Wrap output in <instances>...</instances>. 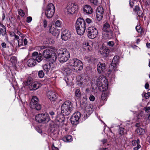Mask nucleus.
Instances as JSON below:
<instances>
[{
	"instance_id": "nucleus-49",
	"label": "nucleus",
	"mask_w": 150,
	"mask_h": 150,
	"mask_svg": "<svg viewBox=\"0 0 150 150\" xmlns=\"http://www.w3.org/2000/svg\"><path fill=\"white\" fill-rule=\"evenodd\" d=\"M89 99L90 101H93L95 100V98L93 95H91L89 98Z\"/></svg>"
},
{
	"instance_id": "nucleus-12",
	"label": "nucleus",
	"mask_w": 150,
	"mask_h": 150,
	"mask_svg": "<svg viewBox=\"0 0 150 150\" xmlns=\"http://www.w3.org/2000/svg\"><path fill=\"white\" fill-rule=\"evenodd\" d=\"M71 37L70 32L67 30L62 29L61 33V38L65 41L67 40Z\"/></svg>"
},
{
	"instance_id": "nucleus-31",
	"label": "nucleus",
	"mask_w": 150,
	"mask_h": 150,
	"mask_svg": "<svg viewBox=\"0 0 150 150\" xmlns=\"http://www.w3.org/2000/svg\"><path fill=\"white\" fill-rule=\"evenodd\" d=\"M63 70L64 73L67 74H70L71 71V69L68 66L64 67Z\"/></svg>"
},
{
	"instance_id": "nucleus-21",
	"label": "nucleus",
	"mask_w": 150,
	"mask_h": 150,
	"mask_svg": "<svg viewBox=\"0 0 150 150\" xmlns=\"http://www.w3.org/2000/svg\"><path fill=\"white\" fill-rule=\"evenodd\" d=\"M54 67V65L52 62H50L48 64H45L43 67L44 70L47 72H49L50 69H52Z\"/></svg>"
},
{
	"instance_id": "nucleus-64",
	"label": "nucleus",
	"mask_w": 150,
	"mask_h": 150,
	"mask_svg": "<svg viewBox=\"0 0 150 150\" xmlns=\"http://www.w3.org/2000/svg\"><path fill=\"white\" fill-rule=\"evenodd\" d=\"M149 84L148 83H146L145 85V88L146 89H148L149 88Z\"/></svg>"
},
{
	"instance_id": "nucleus-19",
	"label": "nucleus",
	"mask_w": 150,
	"mask_h": 150,
	"mask_svg": "<svg viewBox=\"0 0 150 150\" xmlns=\"http://www.w3.org/2000/svg\"><path fill=\"white\" fill-rule=\"evenodd\" d=\"M83 11L87 14H91L93 11L92 8L89 5H86L84 6Z\"/></svg>"
},
{
	"instance_id": "nucleus-39",
	"label": "nucleus",
	"mask_w": 150,
	"mask_h": 150,
	"mask_svg": "<svg viewBox=\"0 0 150 150\" xmlns=\"http://www.w3.org/2000/svg\"><path fill=\"white\" fill-rule=\"evenodd\" d=\"M142 96H144L146 99H147L150 96V92H148L147 93L144 92L142 94Z\"/></svg>"
},
{
	"instance_id": "nucleus-58",
	"label": "nucleus",
	"mask_w": 150,
	"mask_h": 150,
	"mask_svg": "<svg viewBox=\"0 0 150 150\" xmlns=\"http://www.w3.org/2000/svg\"><path fill=\"white\" fill-rule=\"evenodd\" d=\"M101 142H102L103 144H104L107 142V140L106 139H104L102 140Z\"/></svg>"
},
{
	"instance_id": "nucleus-48",
	"label": "nucleus",
	"mask_w": 150,
	"mask_h": 150,
	"mask_svg": "<svg viewBox=\"0 0 150 150\" xmlns=\"http://www.w3.org/2000/svg\"><path fill=\"white\" fill-rule=\"evenodd\" d=\"M97 85L98 86V87L99 88H100L101 86H102V85L103 84L100 81H97Z\"/></svg>"
},
{
	"instance_id": "nucleus-7",
	"label": "nucleus",
	"mask_w": 150,
	"mask_h": 150,
	"mask_svg": "<svg viewBox=\"0 0 150 150\" xmlns=\"http://www.w3.org/2000/svg\"><path fill=\"white\" fill-rule=\"evenodd\" d=\"M67 9L65 11L66 14H72L75 13L78 8V6L75 3H69L67 6Z\"/></svg>"
},
{
	"instance_id": "nucleus-53",
	"label": "nucleus",
	"mask_w": 150,
	"mask_h": 150,
	"mask_svg": "<svg viewBox=\"0 0 150 150\" xmlns=\"http://www.w3.org/2000/svg\"><path fill=\"white\" fill-rule=\"evenodd\" d=\"M47 21H46L45 20H44L43 22V27L44 28H45L46 27L47 25Z\"/></svg>"
},
{
	"instance_id": "nucleus-50",
	"label": "nucleus",
	"mask_w": 150,
	"mask_h": 150,
	"mask_svg": "<svg viewBox=\"0 0 150 150\" xmlns=\"http://www.w3.org/2000/svg\"><path fill=\"white\" fill-rule=\"evenodd\" d=\"M32 20V18L30 16L28 17L27 18L26 22L28 23H30Z\"/></svg>"
},
{
	"instance_id": "nucleus-56",
	"label": "nucleus",
	"mask_w": 150,
	"mask_h": 150,
	"mask_svg": "<svg viewBox=\"0 0 150 150\" xmlns=\"http://www.w3.org/2000/svg\"><path fill=\"white\" fill-rule=\"evenodd\" d=\"M92 3L95 5H97L98 1L97 0H91Z\"/></svg>"
},
{
	"instance_id": "nucleus-27",
	"label": "nucleus",
	"mask_w": 150,
	"mask_h": 150,
	"mask_svg": "<svg viewBox=\"0 0 150 150\" xmlns=\"http://www.w3.org/2000/svg\"><path fill=\"white\" fill-rule=\"evenodd\" d=\"M135 131L139 135H143L145 133L144 129L141 128V127L137 128Z\"/></svg>"
},
{
	"instance_id": "nucleus-36",
	"label": "nucleus",
	"mask_w": 150,
	"mask_h": 150,
	"mask_svg": "<svg viewBox=\"0 0 150 150\" xmlns=\"http://www.w3.org/2000/svg\"><path fill=\"white\" fill-rule=\"evenodd\" d=\"M107 94L105 92L103 93L101 96V100H106Z\"/></svg>"
},
{
	"instance_id": "nucleus-57",
	"label": "nucleus",
	"mask_w": 150,
	"mask_h": 150,
	"mask_svg": "<svg viewBox=\"0 0 150 150\" xmlns=\"http://www.w3.org/2000/svg\"><path fill=\"white\" fill-rule=\"evenodd\" d=\"M132 144L134 146H137V144L136 140H134L132 141Z\"/></svg>"
},
{
	"instance_id": "nucleus-47",
	"label": "nucleus",
	"mask_w": 150,
	"mask_h": 150,
	"mask_svg": "<svg viewBox=\"0 0 150 150\" xmlns=\"http://www.w3.org/2000/svg\"><path fill=\"white\" fill-rule=\"evenodd\" d=\"M144 110H145V112L147 113L150 112V107H145L144 108Z\"/></svg>"
},
{
	"instance_id": "nucleus-11",
	"label": "nucleus",
	"mask_w": 150,
	"mask_h": 150,
	"mask_svg": "<svg viewBox=\"0 0 150 150\" xmlns=\"http://www.w3.org/2000/svg\"><path fill=\"white\" fill-rule=\"evenodd\" d=\"M103 9L102 7H98L96 12V16L97 20L100 21L103 17Z\"/></svg>"
},
{
	"instance_id": "nucleus-6",
	"label": "nucleus",
	"mask_w": 150,
	"mask_h": 150,
	"mask_svg": "<svg viewBox=\"0 0 150 150\" xmlns=\"http://www.w3.org/2000/svg\"><path fill=\"white\" fill-rule=\"evenodd\" d=\"M55 12V7L52 3L48 4L46 6L45 13L48 18H50L53 16Z\"/></svg>"
},
{
	"instance_id": "nucleus-18",
	"label": "nucleus",
	"mask_w": 150,
	"mask_h": 150,
	"mask_svg": "<svg viewBox=\"0 0 150 150\" xmlns=\"http://www.w3.org/2000/svg\"><path fill=\"white\" fill-rule=\"evenodd\" d=\"M32 104L31 102H30V108L32 109H35L37 110H40L41 108V105L38 103L34 102Z\"/></svg>"
},
{
	"instance_id": "nucleus-51",
	"label": "nucleus",
	"mask_w": 150,
	"mask_h": 150,
	"mask_svg": "<svg viewBox=\"0 0 150 150\" xmlns=\"http://www.w3.org/2000/svg\"><path fill=\"white\" fill-rule=\"evenodd\" d=\"M85 21L87 23H90L92 22V20L89 18H87L86 19Z\"/></svg>"
},
{
	"instance_id": "nucleus-4",
	"label": "nucleus",
	"mask_w": 150,
	"mask_h": 150,
	"mask_svg": "<svg viewBox=\"0 0 150 150\" xmlns=\"http://www.w3.org/2000/svg\"><path fill=\"white\" fill-rule=\"evenodd\" d=\"M35 120L39 123L46 124L49 121L50 119L48 114L45 113L36 115Z\"/></svg>"
},
{
	"instance_id": "nucleus-45",
	"label": "nucleus",
	"mask_w": 150,
	"mask_h": 150,
	"mask_svg": "<svg viewBox=\"0 0 150 150\" xmlns=\"http://www.w3.org/2000/svg\"><path fill=\"white\" fill-rule=\"evenodd\" d=\"M18 46L20 47L23 45V41L22 39L18 40Z\"/></svg>"
},
{
	"instance_id": "nucleus-15",
	"label": "nucleus",
	"mask_w": 150,
	"mask_h": 150,
	"mask_svg": "<svg viewBox=\"0 0 150 150\" xmlns=\"http://www.w3.org/2000/svg\"><path fill=\"white\" fill-rule=\"evenodd\" d=\"M48 98L51 101H55L57 98V95L53 92L50 91L47 92Z\"/></svg>"
},
{
	"instance_id": "nucleus-5",
	"label": "nucleus",
	"mask_w": 150,
	"mask_h": 150,
	"mask_svg": "<svg viewBox=\"0 0 150 150\" xmlns=\"http://www.w3.org/2000/svg\"><path fill=\"white\" fill-rule=\"evenodd\" d=\"M69 64L70 66L76 68L78 71H81L83 69V63L80 60L76 58L71 59Z\"/></svg>"
},
{
	"instance_id": "nucleus-13",
	"label": "nucleus",
	"mask_w": 150,
	"mask_h": 150,
	"mask_svg": "<svg viewBox=\"0 0 150 150\" xmlns=\"http://www.w3.org/2000/svg\"><path fill=\"white\" fill-rule=\"evenodd\" d=\"M87 98L86 95L83 96L80 103V108L83 110H85L88 106Z\"/></svg>"
},
{
	"instance_id": "nucleus-62",
	"label": "nucleus",
	"mask_w": 150,
	"mask_h": 150,
	"mask_svg": "<svg viewBox=\"0 0 150 150\" xmlns=\"http://www.w3.org/2000/svg\"><path fill=\"white\" fill-rule=\"evenodd\" d=\"M49 114L52 116V117H53V116L54 115V112L52 111L49 112Z\"/></svg>"
},
{
	"instance_id": "nucleus-37",
	"label": "nucleus",
	"mask_w": 150,
	"mask_h": 150,
	"mask_svg": "<svg viewBox=\"0 0 150 150\" xmlns=\"http://www.w3.org/2000/svg\"><path fill=\"white\" fill-rule=\"evenodd\" d=\"M55 26L58 27H62V23L60 21L57 20L55 22Z\"/></svg>"
},
{
	"instance_id": "nucleus-17",
	"label": "nucleus",
	"mask_w": 150,
	"mask_h": 150,
	"mask_svg": "<svg viewBox=\"0 0 150 150\" xmlns=\"http://www.w3.org/2000/svg\"><path fill=\"white\" fill-rule=\"evenodd\" d=\"M97 69L99 73H102L104 71L105 69V63L99 62L97 65Z\"/></svg>"
},
{
	"instance_id": "nucleus-38",
	"label": "nucleus",
	"mask_w": 150,
	"mask_h": 150,
	"mask_svg": "<svg viewBox=\"0 0 150 150\" xmlns=\"http://www.w3.org/2000/svg\"><path fill=\"white\" fill-rule=\"evenodd\" d=\"M44 73L42 70L39 71L38 72V76L40 78H43L44 76Z\"/></svg>"
},
{
	"instance_id": "nucleus-30",
	"label": "nucleus",
	"mask_w": 150,
	"mask_h": 150,
	"mask_svg": "<svg viewBox=\"0 0 150 150\" xmlns=\"http://www.w3.org/2000/svg\"><path fill=\"white\" fill-rule=\"evenodd\" d=\"M62 140L65 142H70L72 140V137L71 135L66 136L62 138Z\"/></svg>"
},
{
	"instance_id": "nucleus-33",
	"label": "nucleus",
	"mask_w": 150,
	"mask_h": 150,
	"mask_svg": "<svg viewBox=\"0 0 150 150\" xmlns=\"http://www.w3.org/2000/svg\"><path fill=\"white\" fill-rule=\"evenodd\" d=\"M110 24L108 23L107 22H106L103 25V30L104 31H106V30H107L110 28Z\"/></svg>"
},
{
	"instance_id": "nucleus-22",
	"label": "nucleus",
	"mask_w": 150,
	"mask_h": 150,
	"mask_svg": "<svg viewBox=\"0 0 150 150\" xmlns=\"http://www.w3.org/2000/svg\"><path fill=\"white\" fill-rule=\"evenodd\" d=\"M109 51L108 49L103 47L100 49V52L101 54L104 57H107L109 54Z\"/></svg>"
},
{
	"instance_id": "nucleus-46",
	"label": "nucleus",
	"mask_w": 150,
	"mask_h": 150,
	"mask_svg": "<svg viewBox=\"0 0 150 150\" xmlns=\"http://www.w3.org/2000/svg\"><path fill=\"white\" fill-rule=\"evenodd\" d=\"M18 13L21 16H23L25 15L23 11L22 10H20L19 11Z\"/></svg>"
},
{
	"instance_id": "nucleus-42",
	"label": "nucleus",
	"mask_w": 150,
	"mask_h": 150,
	"mask_svg": "<svg viewBox=\"0 0 150 150\" xmlns=\"http://www.w3.org/2000/svg\"><path fill=\"white\" fill-rule=\"evenodd\" d=\"M81 93L80 90L79 89H76V96L79 97L80 96Z\"/></svg>"
},
{
	"instance_id": "nucleus-55",
	"label": "nucleus",
	"mask_w": 150,
	"mask_h": 150,
	"mask_svg": "<svg viewBox=\"0 0 150 150\" xmlns=\"http://www.w3.org/2000/svg\"><path fill=\"white\" fill-rule=\"evenodd\" d=\"M13 36L14 37V39L16 40H18L19 39V36L16 35L14 33H13Z\"/></svg>"
},
{
	"instance_id": "nucleus-41",
	"label": "nucleus",
	"mask_w": 150,
	"mask_h": 150,
	"mask_svg": "<svg viewBox=\"0 0 150 150\" xmlns=\"http://www.w3.org/2000/svg\"><path fill=\"white\" fill-rule=\"evenodd\" d=\"M125 129L124 128L120 127L119 128V134L121 136L124 134Z\"/></svg>"
},
{
	"instance_id": "nucleus-24",
	"label": "nucleus",
	"mask_w": 150,
	"mask_h": 150,
	"mask_svg": "<svg viewBox=\"0 0 150 150\" xmlns=\"http://www.w3.org/2000/svg\"><path fill=\"white\" fill-rule=\"evenodd\" d=\"M119 59V57L117 56H115L114 57L111 64V67L113 66V67H115L116 64L118 63Z\"/></svg>"
},
{
	"instance_id": "nucleus-2",
	"label": "nucleus",
	"mask_w": 150,
	"mask_h": 150,
	"mask_svg": "<svg viewBox=\"0 0 150 150\" xmlns=\"http://www.w3.org/2000/svg\"><path fill=\"white\" fill-rule=\"evenodd\" d=\"M58 58L61 63L67 62L69 59L70 54L69 51L65 49L61 48L59 51Z\"/></svg>"
},
{
	"instance_id": "nucleus-8",
	"label": "nucleus",
	"mask_w": 150,
	"mask_h": 150,
	"mask_svg": "<svg viewBox=\"0 0 150 150\" xmlns=\"http://www.w3.org/2000/svg\"><path fill=\"white\" fill-rule=\"evenodd\" d=\"M88 37L91 39H94L97 37L98 32L95 28L93 27H89L86 30Z\"/></svg>"
},
{
	"instance_id": "nucleus-35",
	"label": "nucleus",
	"mask_w": 150,
	"mask_h": 150,
	"mask_svg": "<svg viewBox=\"0 0 150 150\" xmlns=\"http://www.w3.org/2000/svg\"><path fill=\"white\" fill-rule=\"evenodd\" d=\"M137 144V146L136 147H134L133 149L134 150H138L140 147L141 146L139 144L140 141L139 139H138L136 140Z\"/></svg>"
},
{
	"instance_id": "nucleus-26",
	"label": "nucleus",
	"mask_w": 150,
	"mask_h": 150,
	"mask_svg": "<svg viewBox=\"0 0 150 150\" xmlns=\"http://www.w3.org/2000/svg\"><path fill=\"white\" fill-rule=\"evenodd\" d=\"M83 46L84 49L86 51H89L91 50L92 47L87 41L84 42L83 43Z\"/></svg>"
},
{
	"instance_id": "nucleus-44",
	"label": "nucleus",
	"mask_w": 150,
	"mask_h": 150,
	"mask_svg": "<svg viewBox=\"0 0 150 150\" xmlns=\"http://www.w3.org/2000/svg\"><path fill=\"white\" fill-rule=\"evenodd\" d=\"M137 15H138V16L140 17H143V13L142 11L140 10H139L137 11V12H136Z\"/></svg>"
},
{
	"instance_id": "nucleus-32",
	"label": "nucleus",
	"mask_w": 150,
	"mask_h": 150,
	"mask_svg": "<svg viewBox=\"0 0 150 150\" xmlns=\"http://www.w3.org/2000/svg\"><path fill=\"white\" fill-rule=\"evenodd\" d=\"M33 82V79L30 77H28L27 81L25 83V86L29 85Z\"/></svg>"
},
{
	"instance_id": "nucleus-25",
	"label": "nucleus",
	"mask_w": 150,
	"mask_h": 150,
	"mask_svg": "<svg viewBox=\"0 0 150 150\" xmlns=\"http://www.w3.org/2000/svg\"><path fill=\"white\" fill-rule=\"evenodd\" d=\"M28 65L29 67L34 66L36 64L35 60L33 57V58L29 59L27 61Z\"/></svg>"
},
{
	"instance_id": "nucleus-3",
	"label": "nucleus",
	"mask_w": 150,
	"mask_h": 150,
	"mask_svg": "<svg viewBox=\"0 0 150 150\" xmlns=\"http://www.w3.org/2000/svg\"><path fill=\"white\" fill-rule=\"evenodd\" d=\"M72 103L69 100L64 102L61 107V112L63 115H68L72 110Z\"/></svg>"
},
{
	"instance_id": "nucleus-16",
	"label": "nucleus",
	"mask_w": 150,
	"mask_h": 150,
	"mask_svg": "<svg viewBox=\"0 0 150 150\" xmlns=\"http://www.w3.org/2000/svg\"><path fill=\"white\" fill-rule=\"evenodd\" d=\"M50 33L55 36H58L59 33V30L55 28V25L53 24L51 25L49 28Z\"/></svg>"
},
{
	"instance_id": "nucleus-10",
	"label": "nucleus",
	"mask_w": 150,
	"mask_h": 150,
	"mask_svg": "<svg viewBox=\"0 0 150 150\" xmlns=\"http://www.w3.org/2000/svg\"><path fill=\"white\" fill-rule=\"evenodd\" d=\"M88 78V77L87 75L86 74L79 76L77 78L78 85L81 86L87 81Z\"/></svg>"
},
{
	"instance_id": "nucleus-20",
	"label": "nucleus",
	"mask_w": 150,
	"mask_h": 150,
	"mask_svg": "<svg viewBox=\"0 0 150 150\" xmlns=\"http://www.w3.org/2000/svg\"><path fill=\"white\" fill-rule=\"evenodd\" d=\"M52 52V50L49 49L45 50L43 52V55L45 58H50L51 57Z\"/></svg>"
},
{
	"instance_id": "nucleus-63",
	"label": "nucleus",
	"mask_w": 150,
	"mask_h": 150,
	"mask_svg": "<svg viewBox=\"0 0 150 150\" xmlns=\"http://www.w3.org/2000/svg\"><path fill=\"white\" fill-rule=\"evenodd\" d=\"M38 49H43L46 48L45 46H42L40 47H38Z\"/></svg>"
},
{
	"instance_id": "nucleus-60",
	"label": "nucleus",
	"mask_w": 150,
	"mask_h": 150,
	"mask_svg": "<svg viewBox=\"0 0 150 150\" xmlns=\"http://www.w3.org/2000/svg\"><path fill=\"white\" fill-rule=\"evenodd\" d=\"M24 45H26L28 44V41L26 38L23 41Z\"/></svg>"
},
{
	"instance_id": "nucleus-23",
	"label": "nucleus",
	"mask_w": 150,
	"mask_h": 150,
	"mask_svg": "<svg viewBox=\"0 0 150 150\" xmlns=\"http://www.w3.org/2000/svg\"><path fill=\"white\" fill-rule=\"evenodd\" d=\"M31 90H36L41 86V85L38 82H34L31 84Z\"/></svg>"
},
{
	"instance_id": "nucleus-29",
	"label": "nucleus",
	"mask_w": 150,
	"mask_h": 150,
	"mask_svg": "<svg viewBox=\"0 0 150 150\" xmlns=\"http://www.w3.org/2000/svg\"><path fill=\"white\" fill-rule=\"evenodd\" d=\"M104 81H105L104 83H105V84H103L102 86H101L100 88L101 89V88H102L103 90L102 91H104L106 90L108 88V81L107 80H104Z\"/></svg>"
},
{
	"instance_id": "nucleus-59",
	"label": "nucleus",
	"mask_w": 150,
	"mask_h": 150,
	"mask_svg": "<svg viewBox=\"0 0 150 150\" xmlns=\"http://www.w3.org/2000/svg\"><path fill=\"white\" fill-rule=\"evenodd\" d=\"M6 43L4 42H2L1 43V46L2 47L4 48H6Z\"/></svg>"
},
{
	"instance_id": "nucleus-34",
	"label": "nucleus",
	"mask_w": 150,
	"mask_h": 150,
	"mask_svg": "<svg viewBox=\"0 0 150 150\" xmlns=\"http://www.w3.org/2000/svg\"><path fill=\"white\" fill-rule=\"evenodd\" d=\"M38 99L36 96H33L32 97L31 100L30 102H31V103H33L34 102L38 103ZM33 105V104H32Z\"/></svg>"
},
{
	"instance_id": "nucleus-28",
	"label": "nucleus",
	"mask_w": 150,
	"mask_h": 150,
	"mask_svg": "<svg viewBox=\"0 0 150 150\" xmlns=\"http://www.w3.org/2000/svg\"><path fill=\"white\" fill-rule=\"evenodd\" d=\"M105 33L104 34L105 36L108 39H111L112 38L113 32L111 30L109 31L106 30V31H104Z\"/></svg>"
},
{
	"instance_id": "nucleus-54",
	"label": "nucleus",
	"mask_w": 150,
	"mask_h": 150,
	"mask_svg": "<svg viewBox=\"0 0 150 150\" xmlns=\"http://www.w3.org/2000/svg\"><path fill=\"white\" fill-rule=\"evenodd\" d=\"M141 29V27L140 25L137 26L136 27V30L138 32H140V30Z\"/></svg>"
},
{
	"instance_id": "nucleus-9",
	"label": "nucleus",
	"mask_w": 150,
	"mask_h": 150,
	"mask_svg": "<svg viewBox=\"0 0 150 150\" xmlns=\"http://www.w3.org/2000/svg\"><path fill=\"white\" fill-rule=\"evenodd\" d=\"M81 117V113L79 112L74 113L70 119L71 123L73 125H76L79 123V120Z\"/></svg>"
},
{
	"instance_id": "nucleus-14",
	"label": "nucleus",
	"mask_w": 150,
	"mask_h": 150,
	"mask_svg": "<svg viewBox=\"0 0 150 150\" xmlns=\"http://www.w3.org/2000/svg\"><path fill=\"white\" fill-rule=\"evenodd\" d=\"M32 55L33 57L34 58V59L37 62H40L43 59V57L41 53L38 54V52H33L32 54Z\"/></svg>"
},
{
	"instance_id": "nucleus-1",
	"label": "nucleus",
	"mask_w": 150,
	"mask_h": 150,
	"mask_svg": "<svg viewBox=\"0 0 150 150\" xmlns=\"http://www.w3.org/2000/svg\"><path fill=\"white\" fill-rule=\"evenodd\" d=\"M77 34L83 35L85 32L86 25L85 21L82 18L79 17L76 20L75 26Z\"/></svg>"
},
{
	"instance_id": "nucleus-43",
	"label": "nucleus",
	"mask_w": 150,
	"mask_h": 150,
	"mask_svg": "<svg viewBox=\"0 0 150 150\" xmlns=\"http://www.w3.org/2000/svg\"><path fill=\"white\" fill-rule=\"evenodd\" d=\"M140 10V9L139 7V6L137 5L135 6L134 8L133 9V11L136 13Z\"/></svg>"
},
{
	"instance_id": "nucleus-40",
	"label": "nucleus",
	"mask_w": 150,
	"mask_h": 150,
	"mask_svg": "<svg viewBox=\"0 0 150 150\" xmlns=\"http://www.w3.org/2000/svg\"><path fill=\"white\" fill-rule=\"evenodd\" d=\"M108 74H109V76L111 79H114L115 78V74L112 72H110L109 71L108 72Z\"/></svg>"
},
{
	"instance_id": "nucleus-52",
	"label": "nucleus",
	"mask_w": 150,
	"mask_h": 150,
	"mask_svg": "<svg viewBox=\"0 0 150 150\" xmlns=\"http://www.w3.org/2000/svg\"><path fill=\"white\" fill-rule=\"evenodd\" d=\"M107 43L108 45L111 47L113 46L114 45V43L113 41H109Z\"/></svg>"
},
{
	"instance_id": "nucleus-61",
	"label": "nucleus",
	"mask_w": 150,
	"mask_h": 150,
	"mask_svg": "<svg viewBox=\"0 0 150 150\" xmlns=\"http://www.w3.org/2000/svg\"><path fill=\"white\" fill-rule=\"evenodd\" d=\"M52 150H59L58 148L54 146V144L52 145Z\"/></svg>"
}]
</instances>
